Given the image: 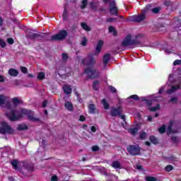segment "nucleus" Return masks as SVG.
Returning a JSON list of instances; mask_svg holds the SVG:
<instances>
[{
	"label": "nucleus",
	"instance_id": "obj_1",
	"mask_svg": "<svg viewBox=\"0 0 181 181\" xmlns=\"http://www.w3.org/2000/svg\"><path fill=\"white\" fill-rule=\"evenodd\" d=\"M6 115L10 121H18V119H21L23 115H28L29 121L36 122L39 120L38 118L33 117V111L26 109H21L20 110L16 111L11 106L7 108Z\"/></svg>",
	"mask_w": 181,
	"mask_h": 181
},
{
	"label": "nucleus",
	"instance_id": "obj_2",
	"mask_svg": "<svg viewBox=\"0 0 181 181\" xmlns=\"http://www.w3.org/2000/svg\"><path fill=\"white\" fill-rule=\"evenodd\" d=\"M143 34H139L132 39L131 34L127 35L122 42L123 47H129V46H141L142 45V39H144Z\"/></svg>",
	"mask_w": 181,
	"mask_h": 181
},
{
	"label": "nucleus",
	"instance_id": "obj_3",
	"mask_svg": "<svg viewBox=\"0 0 181 181\" xmlns=\"http://www.w3.org/2000/svg\"><path fill=\"white\" fill-rule=\"evenodd\" d=\"M103 46H104V42L103 40H100L95 48L96 52L95 54H88L86 58L82 59V64L84 66H88L89 67H93V66L95 64V58H94V57L95 54H98V53L101 52Z\"/></svg>",
	"mask_w": 181,
	"mask_h": 181
},
{
	"label": "nucleus",
	"instance_id": "obj_4",
	"mask_svg": "<svg viewBox=\"0 0 181 181\" xmlns=\"http://www.w3.org/2000/svg\"><path fill=\"white\" fill-rule=\"evenodd\" d=\"M67 37L66 30H60L57 34L54 35L51 37L49 40L52 42H60L61 40H64Z\"/></svg>",
	"mask_w": 181,
	"mask_h": 181
},
{
	"label": "nucleus",
	"instance_id": "obj_5",
	"mask_svg": "<svg viewBox=\"0 0 181 181\" xmlns=\"http://www.w3.org/2000/svg\"><path fill=\"white\" fill-rule=\"evenodd\" d=\"M1 125L0 134H15V130L8 125L6 122H2Z\"/></svg>",
	"mask_w": 181,
	"mask_h": 181
},
{
	"label": "nucleus",
	"instance_id": "obj_6",
	"mask_svg": "<svg viewBox=\"0 0 181 181\" xmlns=\"http://www.w3.org/2000/svg\"><path fill=\"white\" fill-rule=\"evenodd\" d=\"M84 74L88 76L89 78H96L100 75V72L91 68H87L84 70Z\"/></svg>",
	"mask_w": 181,
	"mask_h": 181
},
{
	"label": "nucleus",
	"instance_id": "obj_7",
	"mask_svg": "<svg viewBox=\"0 0 181 181\" xmlns=\"http://www.w3.org/2000/svg\"><path fill=\"white\" fill-rule=\"evenodd\" d=\"M127 151L129 153H130V155L136 156L139 155L141 149H139V146L130 145L127 147Z\"/></svg>",
	"mask_w": 181,
	"mask_h": 181
},
{
	"label": "nucleus",
	"instance_id": "obj_8",
	"mask_svg": "<svg viewBox=\"0 0 181 181\" xmlns=\"http://www.w3.org/2000/svg\"><path fill=\"white\" fill-rule=\"evenodd\" d=\"M109 11L111 15H115V16L118 15V8L117 7V4L114 0L110 2Z\"/></svg>",
	"mask_w": 181,
	"mask_h": 181
},
{
	"label": "nucleus",
	"instance_id": "obj_9",
	"mask_svg": "<svg viewBox=\"0 0 181 181\" xmlns=\"http://www.w3.org/2000/svg\"><path fill=\"white\" fill-rule=\"evenodd\" d=\"M121 112H122V109H121V107H117V108L113 107L111 110V116L117 117V115H119L122 119L125 120V115H121Z\"/></svg>",
	"mask_w": 181,
	"mask_h": 181
},
{
	"label": "nucleus",
	"instance_id": "obj_10",
	"mask_svg": "<svg viewBox=\"0 0 181 181\" xmlns=\"http://www.w3.org/2000/svg\"><path fill=\"white\" fill-rule=\"evenodd\" d=\"M27 37L31 40H35L36 37H45V34H36L32 32H30L27 34Z\"/></svg>",
	"mask_w": 181,
	"mask_h": 181
},
{
	"label": "nucleus",
	"instance_id": "obj_11",
	"mask_svg": "<svg viewBox=\"0 0 181 181\" xmlns=\"http://www.w3.org/2000/svg\"><path fill=\"white\" fill-rule=\"evenodd\" d=\"M145 19V14L142 13L140 16H134L130 21L132 22H142Z\"/></svg>",
	"mask_w": 181,
	"mask_h": 181
},
{
	"label": "nucleus",
	"instance_id": "obj_12",
	"mask_svg": "<svg viewBox=\"0 0 181 181\" xmlns=\"http://www.w3.org/2000/svg\"><path fill=\"white\" fill-rule=\"evenodd\" d=\"M110 59H111V54H105L103 56V62L104 69L107 68V65L108 64V62H110Z\"/></svg>",
	"mask_w": 181,
	"mask_h": 181
},
{
	"label": "nucleus",
	"instance_id": "obj_13",
	"mask_svg": "<svg viewBox=\"0 0 181 181\" xmlns=\"http://www.w3.org/2000/svg\"><path fill=\"white\" fill-rule=\"evenodd\" d=\"M152 97V100H147V105H152V103H153V101H162V100H163V98H162V96L158 97L155 95H153Z\"/></svg>",
	"mask_w": 181,
	"mask_h": 181
},
{
	"label": "nucleus",
	"instance_id": "obj_14",
	"mask_svg": "<svg viewBox=\"0 0 181 181\" xmlns=\"http://www.w3.org/2000/svg\"><path fill=\"white\" fill-rule=\"evenodd\" d=\"M174 124H175V122H173V121L170 122V124L167 129L168 135H170V134H176V132H177V130H172V127H173Z\"/></svg>",
	"mask_w": 181,
	"mask_h": 181
},
{
	"label": "nucleus",
	"instance_id": "obj_15",
	"mask_svg": "<svg viewBox=\"0 0 181 181\" xmlns=\"http://www.w3.org/2000/svg\"><path fill=\"white\" fill-rule=\"evenodd\" d=\"M63 90L64 93L67 95L71 94V92L73 91V90L71 89V86L67 85H64L63 86Z\"/></svg>",
	"mask_w": 181,
	"mask_h": 181
},
{
	"label": "nucleus",
	"instance_id": "obj_16",
	"mask_svg": "<svg viewBox=\"0 0 181 181\" xmlns=\"http://www.w3.org/2000/svg\"><path fill=\"white\" fill-rule=\"evenodd\" d=\"M8 74L9 76H11L12 77H16L18 74H19V71L15 69H10L8 70Z\"/></svg>",
	"mask_w": 181,
	"mask_h": 181
},
{
	"label": "nucleus",
	"instance_id": "obj_17",
	"mask_svg": "<svg viewBox=\"0 0 181 181\" xmlns=\"http://www.w3.org/2000/svg\"><path fill=\"white\" fill-rule=\"evenodd\" d=\"M112 168H114V169H121L122 168V165H121V163L119 161H113L112 165Z\"/></svg>",
	"mask_w": 181,
	"mask_h": 181
},
{
	"label": "nucleus",
	"instance_id": "obj_18",
	"mask_svg": "<svg viewBox=\"0 0 181 181\" xmlns=\"http://www.w3.org/2000/svg\"><path fill=\"white\" fill-rule=\"evenodd\" d=\"M180 88V85H177L175 86H172L171 89H169L167 90L168 94H172L173 93H175L177 90H179Z\"/></svg>",
	"mask_w": 181,
	"mask_h": 181
},
{
	"label": "nucleus",
	"instance_id": "obj_19",
	"mask_svg": "<svg viewBox=\"0 0 181 181\" xmlns=\"http://www.w3.org/2000/svg\"><path fill=\"white\" fill-rule=\"evenodd\" d=\"M89 114H94L95 112V105L94 104H90L88 105Z\"/></svg>",
	"mask_w": 181,
	"mask_h": 181
},
{
	"label": "nucleus",
	"instance_id": "obj_20",
	"mask_svg": "<svg viewBox=\"0 0 181 181\" xmlns=\"http://www.w3.org/2000/svg\"><path fill=\"white\" fill-rule=\"evenodd\" d=\"M138 131H139V129H138L137 127L129 128L128 129V132L132 135H135L138 132Z\"/></svg>",
	"mask_w": 181,
	"mask_h": 181
},
{
	"label": "nucleus",
	"instance_id": "obj_21",
	"mask_svg": "<svg viewBox=\"0 0 181 181\" xmlns=\"http://www.w3.org/2000/svg\"><path fill=\"white\" fill-rule=\"evenodd\" d=\"M81 26L84 30H86V32H90L91 30L90 26H88L86 23H81Z\"/></svg>",
	"mask_w": 181,
	"mask_h": 181
},
{
	"label": "nucleus",
	"instance_id": "obj_22",
	"mask_svg": "<svg viewBox=\"0 0 181 181\" xmlns=\"http://www.w3.org/2000/svg\"><path fill=\"white\" fill-rule=\"evenodd\" d=\"M17 129L18 131H25L28 129V126L25 124H21L18 125V127H17Z\"/></svg>",
	"mask_w": 181,
	"mask_h": 181
},
{
	"label": "nucleus",
	"instance_id": "obj_23",
	"mask_svg": "<svg viewBox=\"0 0 181 181\" xmlns=\"http://www.w3.org/2000/svg\"><path fill=\"white\" fill-rule=\"evenodd\" d=\"M65 108L69 111H71L73 110V104L70 102H66L65 103Z\"/></svg>",
	"mask_w": 181,
	"mask_h": 181
},
{
	"label": "nucleus",
	"instance_id": "obj_24",
	"mask_svg": "<svg viewBox=\"0 0 181 181\" xmlns=\"http://www.w3.org/2000/svg\"><path fill=\"white\" fill-rule=\"evenodd\" d=\"M6 101V96L4 95H0V105L5 104Z\"/></svg>",
	"mask_w": 181,
	"mask_h": 181
},
{
	"label": "nucleus",
	"instance_id": "obj_25",
	"mask_svg": "<svg viewBox=\"0 0 181 181\" xmlns=\"http://www.w3.org/2000/svg\"><path fill=\"white\" fill-rule=\"evenodd\" d=\"M101 103L103 105L105 110H108V108H110V105H108V103H107L105 99H103Z\"/></svg>",
	"mask_w": 181,
	"mask_h": 181
},
{
	"label": "nucleus",
	"instance_id": "obj_26",
	"mask_svg": "<svg viewBox=\"0 0 181 181\" xmlns=\"http://www.w3.org/2000/svg\"><path fill=\"white\" fill-rule=\"evenodd\" d=\"M45 77H46V74H45L44 72H40L37 76L38 80H44Z\"/></svg>",
	"mask_w": 181,
	"mask_h": 181
},
{
	"label": "nucleus",
	"instance_id": "obj_27",
	"mask_svg": "<svg viewBox=\"0 0 181 181\" xmlns=\"http://www.w3.org/2000/svg\"><path fill=\"white\" fill-rule=\"evenodd\" d=\"M18 160H13V161H11V165L16 170H18Z\"/></svg>",
	"mask_w": 181,
	"mask_h": 181
},
{
	"label": "nucleus",
	"instance_id": "obj_28",
	"mask_svg": "<svg viewBox=\"0 0 181 181\" xmlns=\"http://www.w3.org/2000/svg\"><path fill=\"white\" fill-rule=\"evenodd\" d=\"M87 4H88V0H83L81 5V9L86 8V6H87Z\"/></svg>",
	"mask_w": 181,
	"mask_h": 181
},
{
	"label": "nucleus",
	"instance_id": "obj_29",
	"mask_svg": "<svg viewBox=\"0 0 181 181\" xmlns=\"http://www.w3.org/2000/svg\"><path fill=\"white\" fill-rule=\"evenodd\" d=\"M150 141L152 144H154L155 145H156V144H158V139H156V137H155L153 136H150Z\"/></svg>",
	"mask_w": 181,
	"mask_h": 181
},
{
	"label": "nucleus",
	"instance_id": "obj_30",
	"mask_svg": "<svg viewBox=\"0 0 181 181\" xmlns=\"http://www.w3.org/2000/svg\"><path fill=\"white\" fill-rule=\"evenodd\" d=\"M12 103L14 105H19L21 104V100H19L17 98H14L12 99Z\"/></svg>",
	"mask_w": 181,
	"mask_h": 181
},
{
	"label": "nucleus",
	"instance_id": "obj_31",
	"mask_svg": "<svg viewBox=\"0 0 181 181\" xmlns=\"http://www.w3.org/2000/svg\"><path fill=\"white\" fill-rule=\"evenodd\" d=\"M165 131H166V129L165 127V125H163L161 127L158 129V132L160 134H165Z\"/></svg>",
	"mask_w": 181,
	"mask_h": 181
},
{
	"label": "nucleus",
	"instance_id": "obj_32",
	"mask_svg": "<svg viewBox=\"0 0 181 181\" xmlns=\"http://www.w3.org/2000/svg\"><path fill=\"white\" fill-rule=\"evenodd\" d=\"M160 108V105H157L156 107H151L149 109V110L152 111V112H155V111H158V110H159Z\"/></svg>",
	"mask_w": 181,
	"mask_h": 181
},
{
	"label": "nucleus",
	"instance_id": "obj_33",
	"mask_svg": "<svg viewBox=\"0 0 181 181\" xmlns=\"http://www.w3.org/2000/svg\"><path fill=\"white\" fill-rule=\"evenodd\" d=\"M109 32L110 33H113L114 36L117 35V32H115V28H114V27L112 26L109 27Z\"/></svg>",
	"mask_w": 181,
	"mask_h": 181
},
{
	"label": "nucleus",
	"instance_id": "obj_34",
	"mask_svg": "<svg viewBox=\"0 0 181 181\" xmlns=\"http://www.w3.org/2000/svg\"><path fill=\"white\" fill-rule=\"evenodd\" d=\"M146 181H156L158 180L155 177L147 176V177H146Z\"/></svg>",
	"mask_w": 181,
	"mask_h": 181
},
{
	"label": "nucleus",
	"instance_id": "obj_35",
	"mask_svg": "<svg viewBox=\"0 0 181 181\" xmlns=\"http://www.w3.org/2000/svg\"><path fill=\"white\" fill-rule=\"evenodd\" d=\"M62 18L64 21H67V10L65 8L62 14Z\"/></svg>",
	"mask_w": 181,
	"mask_h": 181
},
{
	"label": "nucleus",
	"instance_id": "obj_36",
	"mask_svg": "<svg viewBox=\"0 0 181 181\" xmlns=\"http://www.w3.org/2000/svg\"><path fill=\"white\" fill-rule=\"evenodd\" d=\"M0 46L1 47H6V42L2 39H0Z\"/></svg>",
	"mask_w": 181,
	"mask_h": 181
},
{
	"label": "nucleus",
	"instance_id": "obj_37",
	"mask_svg": "<svg viewBox=\"0 0 181 181\" xmlns=\"http://www.w3.org/2000/svg\"><path fill=\"white\" fill-rule=\"evenodd\" d=\"M166 172H170L171 170H173V166L168 165L165 167Z\"/></svg>",
	"mask_w": 181,
	"mask_h": 181
},
{
	"label": "nucleus",
	"instance_id": "obj_38",
	"mask_svg": "<svg viewBox=\"0 0 181 181\" xmlns=\"http://www.w3.org/2000/svg\"><path fill=\"white\" fill-rule=\"evenodd\" d=\"M129 98H132L133 100H139V97H138V95H132L130 97H129L127 100H129Z\"/></svg>",
	"mask_w": 181,
	"mask_h": 181
},
{
	"label": "nucleus",
	"instance_id": "obj_39",
	"mask_svg": "<svg viewBox=\"0 0 181 181\" xmlns=\"http://www.w3.org/2000/svg\"><path fill=\"white\" fill-rule=\"evenodd\" d=\"M93 88L97 91L98 90V81H94L93 82Z\"/></svg>",
	"mask_w": 181,
	"mask_h": 181
},
{
	"label": "nucleus",
	"instance_id": "obj_40",
	"mask_svg": "<svg viewBox=\"0 0 181 181\" xmlns=\"http://www.w3.org/2000/svg\"><path fill=\"white\" fill-rule=\"evenodd\" d=\"M82 46H86L87 45V38H86V37H84L81 41Z\"/></svg>",
	"mask_w": 181,
	"mask_h": 181
},
{
	"label": "nucleus",
	"instance_id": "obj_41",
	"mask_svg": "<svg viewBox=\"0 0 181 181\" xmlns=\"http://www.w3.org/2000/svg\"><path fill=\"white\" fill-rule=\"evenodd\" d=\"M145 138H146V132L140 133V139H145Z\"/></svg>",
	"mask_w": 181,
	"mask_h": 181
},
{
	"label": "nucleus",
	"instance_id": "obj_42",
	"mask_svg": "<svg viewBox=\"0 0 181 181\" xmlns=\"http://www.w3.org/2000/svg\"><path fill=\"white\" fill-rule=\"evenodd\" d=\"M170 103H173V104H176V103H177V98H172L170 100Z\"/></svg>",
	"mask_w": 181,
	"mask_h": 181
},
{
	"label": "nucleus",
	"instance_id": "obj_43",
	"mask_svg": "<svg viewBox=\"0 0 181 181\" xmlns=\"http://www.w3.org/2000/svg\"><path fill=\"white\" fill-rule=\"evenodd\" d=\"M109 90H110L111 93H117V89L112 86H109Z\"/></svg>",
	"mask_w": 181,
	"mask_h": 181
},
{
	"label": "nucleus",
	"instance_id": "obj_44",
	"mask_svg": "<svg viewBox=\"0 0 181 181\" xmlns=\"http://www.w3.org/2000/svg\"><path fill=\"white\" fill-rule=\"evenodd\" d=\"M67 59H69V55H67V54H62V60L64 62H66V60H67Z\"/></svg>",
	"mask_w": 181,
	"mask_h": 181
},
{
	"label": "nucleus",
	"instance_id": "obj_45",
	"mask_svg": "<svg viewBox=\"0 0 181 181\" xmlns=\"http://www.w3.org/2000/svg\"><path fill=\"white\" fill-rule=\"evenodd\" d=\"M45 144H46V140L43 139H40V145H41V146H45Z\"/></svg>",
	"mask_w": 181,
	"mask_h": 181
},
{
	"label": "nucleus",
	"instance_id": "obj_46",
	"mask_svg": "<svg viewBox=\"0 0 181 181\" xmlns=\"http://www.w3.org/2000/svg\"><path fill=\"white\" fill-rule=\"evenodd\" d=\"M21 70L22 73H24V74L28 73V68L27 67L22 66L21 68Z\"/></svg>",
	"mask_w": 181,
	"mask_h": 181
},
{
	"label": "nucleus",
	"instance_id": "obj_47",
	"mask_svg": "<svg viewBox=\"0 0 181 181\" xmlns=\"http://www.w3.org/2000/svg\"><path fill=\"white\" fill-rule=\"evenodd\" d=\"M173 142H175V144H177L178 141H179V138L176 137V136H173L171 138Z\"/></svg>",
	"mask_w": 181,
	"mask_h": 181
},
{
	"label": "nucleus",
	"instance_id": "obj_48",
	"mask_svg": "<svg viewBox=\"0 0 181 181\" xmlns=\"http://www.w3.org/2000/svg\"><path fill=\"white\" fill-rule=\"evenodd\" d=\"M98 149H100V148H98V146H93L92 147V151H93V152H97V151H98Z\"/></svg>",
	"mask_w": 181,
	"mask_h": 181
},
{
	"label": "nucleus",
	"instance_id": "obj_49",
	"mask_svg": "<svg viewBox=\"0 0 181 181\" xmlns=\"http://www.w3.org/2000/svg\"><path fill=\"white\" fill-rule=\"evenodd\" d=\"M90 8H92V9H93L94 11L97 9V8L95 7V4L94 2L90 3Z\"/></svg>",
	"mask_w": 181,
	"mask_h": 181
},
{
	"label": "nucleus",
	"instance_id": "obj_50",
	"mask_svg": "<svg viewBox=\"0 0 181 181\" xmlns=\"http://www.w3.org/2000/svg\"><path fill=\"white\" fill-rule=\"evenodd\" d=\"M153 13H158L159 12V8L156 7L152 9Z\"/></svg>",
	"mask_w": 181,
	"mask_h": 181
},
{
	"label": "nucleus",
	"instance_id": "obj_51",
	"mask_svg": "<svg viewBox=\"0 0 181 181\" xmlns=\"http://www.w3.org/2000/svg\"><path fill=\"white\" fill-rule=\"evenodd\" d=\"M7 42L9 45H13V38H8Z\"/></svg>",
	"mask_w": 181,
	"mask_h": 181
},
{
	"label": "nucleus",
	"instance_id": "obj_52",
	"mask_svg": "<svg viewBox=\"0 0 181 181\" xmlns=\"http://www.w3.org/2000/svg\"><path fill=\"white\" fill-rule=\"evenodd\" d=\"M149 8H151V5L147 6L144 10L143 12L144 13H146V12H148V11H149Z\"/></svg>",
	"mask_w": 181,
	"mask_h": 181
},
{
	"label": "nucleus",
	"instance_id": "obj_53",
	"mask_svg": "<svg viewBox=\"0 0 181 181\" xmlns=\"http://www.w3.org/2000/svg\"><path fill=\"white\" fill-rule=\"evenodd\" d=\"M181 60L177 59L173 62L174 66H177V64H180Z\"/></svg>",
	"mask_w": 181,
	"mask_h": 181
},
{
	"label": "nucleus",
	"instance_id": "obj_54",
	"mask_svg": "<svg viewBox=\"0 0 181 181\" xmlns=\"http://www.w3.org/2000/svg\"><path fill=\"white\" fill-rule=\"evenodd\" d=\"M165 90V86H162L158 91V94H162Z\"/></svg>",
	"mask_w": 181,
	"mask_h": 181
},
{
	"label": "nucleus",
	"instance_id": "obj_55",
	"mask_svg": "<svg viewBox=\"0 0 181 181\" xmlns=\"http://www.w3.org/2000/svg\"><path fill=\"white\" fill-rule=\"evenodd\" d=\"M51 180L52 181H57L58 180L57 176H56V175L52 176L51 177Z\"/></svg>",
	"mask_w": 181,
	"mask_h": 181
},
{
	"label": "nucleus",
	"instance_id": "obj_56",
	"mask_svg": "<svg viewBox=\"0 0 181 181\" xmlns=\"http://www.w3.org/2000/svg\"><path fill=\"white\" fill-rule=\"evenodd\" d=\"M172 78H173V75L171 74L169 76L168 84H169V83L172 82Z\"/></svg>",
	"mask_w": 181,
	"mask_h": 181
},
{
	"label": "nucleus",
	"instance_id": "obj_57",
	"mask_svg": "<svg viewBox=\"0 0 181 181\" xmlns=\"http://www.w3.org/2000/svg\"><path fill=\"white\" fill-rule=\"evenodd\" d=\"M47 106V100H45L42 103V107L45 108V107Z\"/></svg>",
	"mask_w": 181,
	"mask_h": 181
},
{
	"label": "nucleus",
	"instance_id": "obj_58",
	"mask_svg": "<svg viewBox=\"0 0 181 181\" xmlns=\"http://www.w3.org/2000/svg\"><path fill=\"white\" fill-rule=\"evenodd\" d=\"M79 121H81V122L86 121V117H84V116H80Z\"/></svg>",
	"mask_w": 181,
	"mask_h": 181
},
{
	"label": "nucleus",
	"instance_id": "obj_59",
	"mask_svg": "<svg viewBox=\"0 0 181 181\" xmlns=\"http://www.w3.org/2000/svg\"><path fill=\"white\" fill-rule=\"evenodd\" d=\"M90 130L92 132H95V131H97V129H95V127L94 126L91 127Z\"/></svg>",
	"mask_w": 181,
	"mask_h": 181
},
{
	"label": "nucleus",
	"instance_id": "obj_60",
	"mask_svg": "<svg viewBox=\"0 0 181 181\" xmlns=\"http://www.w3.org/2000/svg\"><path fill=\"white\" fill-rule=\"evenodd\" d=\"M4 81H5V78H4V76H0V82L4 83Z\"/></svg>",
	"mask_w": 181,
	"mask_h": 181
},
{
	"label": "nucleus",
	"instance_id": "obj_61",
	"mask_svg": "<svg viewBox=\"0 0 181 181\" xmlns=\"http://www.w3.org/2000/svg\"><path fill=\"white\" fill-rule=\"evenodd\" d=\"M107 22H113V21H115V18H107Z\"/></svg>",
	"mask_w": 181,
	"mask_h": 181
},
{
	"label": "nucleus",
	"instance_id": "obj_62",
	"mask_svg": "<svg viewBox=\"0 0 181 181\" xmlns=\"http://www.w3.org/2000/svg\"><path fill=\"white\" fill-rule=\"evenodd\" d=\"M136 169H138V170H141L142 169V165H137Z\"/></svg>",
	"mask_w": 181,
	"mask_h": 181
},
{
	"label": "nucleus",
	"instance_id": "obj_63",
	"mask_svg": "<svg viewBox=\"0 0 181 181\" xmlns=\"http://www.w3.org/2000/svg\"><path fill=\"white\" fill-rule=\"evenodd\" d=\"M28 170H33V166L31 167H25Z\"/></svg>",
	"mask_w": 181,
	"mask_h": 181
},
{
	"label": "nucleus",
	"instance_id": "obj_64",
	"mask_svg": "<svg viewBox=\"0 0 181 181\" xmlns=\"http://www.w3.org/2000/svg\"><path fill=\"white\" fill-rule=\"evenodd\" d=\"M8 180H9V181H15V179H13V177H9Z\"/></svg>",
	"mask_w": 181,
	"mask_h": 181
}]
</instances>
